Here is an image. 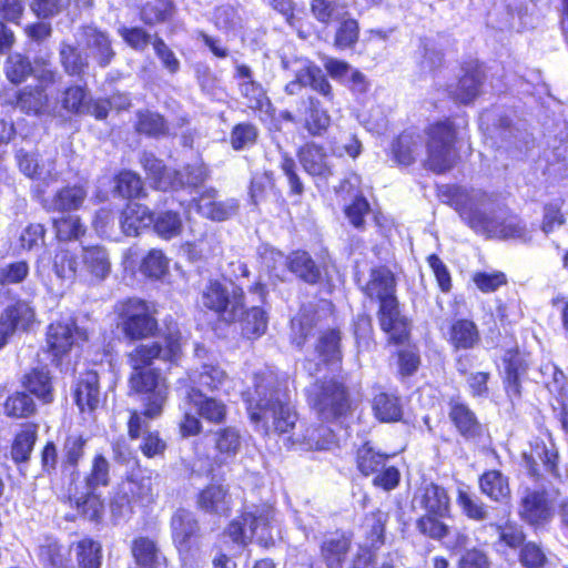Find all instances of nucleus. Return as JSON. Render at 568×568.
<instances>
[{"instance_id":"obj_25","label":"nucleus","mask_w":568,"mask_h":568,"mask_svg":"<svg viewBox=\"0 0 568 568\" xmlns=\"http://www.w3.org/2000/svg\"><path fill=\"white\" fill-rule=\"evenodd\" d=\"M74 399L81 412H93L99 406V377L95 372L81 375L74 389Z\"/></svg>"},{"instance_id":"obj_59","label":"nucleus","mask_w":568,"mask_h":568,"mask_svg":"<svg viewBox=\"0 0 568 568\" xmlns=\"http://www.w3.org/2000/svg\"><path fill=\"white\" fill-rule=\"evenodd\" d=\"M173 3L171 0H153L148 2L142 11L141 19L146 24H156L172 17Z\"/></svg>"},{"instance_id":"obj_12","label":"nucleus","mask_w":568,"mask_h":568,"mask_svg":"<svg viewBox=\"0 0 568 568\" xmlns=\"http://www.w3.org/2000/svg\"><path fill=\"white\" fill-rule=\"evenodd\" d=\"M555 506L549 494L545 489L527 488L520 500L519 516L526 523L540 526L554 517Z\"/></svg>"},{"instance_id":"obj_13","label":"nucleus","mask_w":568,"mask_h":568,"mask_svg":"<svg viewBox=\"0 0 568 568\" xmlns=\"http://www.w3.org/2000/svg\"><path fill=\"white\" fill-rule=\"evenodd\" d=\"M87 338L85 333L77 327L72 317L51 323L47 332L48 349L54 357L68 353L77 339L85 341Z\"/></svg>"},{"instance_id":"obj_62","label":"nucleus","mask_w":568,"mask_h":568,"mask_svg":"<svg viewBox=\"0 0 568 568\" xmlns=\"http://www.w3.org/2000/svg\"><path fill=\"white\" fill-rule=\"evenodd\" d=\"M60 60L64 71L70 75H79L88 67L87 59L81 55L78 49L67 43L61 44Z\"/></svg>"},{"instance_id":"obj_15","label":"nucleus","mask_w":568,"mask_h":568,"mask_svg":"<svg viewBox=\"0 0 568 568\" xmlns=\"http://www.w3.org/2000/svg\"><path fill=\"white\" fill-rule=\"evenodd\" d=\"M196 211L212 221H225L234 216L239 209V201L235 199L217 200V191L213 187L203 191L194 199Z\"/></svg>"},{"instance_id":"obj_41","label":"nucleus","mask_w":568,"mask_h":568,"mask_svg":"<svg viewBox=\"0 0 568 568\" xmlns=\"http://www.w3.org/2000/svg\"><path fill=\"white\" fill-rule=\"evenodd\" d=\"M373 412L375 417L383 423L397 422L403 415L398 397L387 393H379L374 397Z\"/></svg>"},{"instance_id":"obj_43","label":"nucleus","mask_w":568,"mask_h":568,"mask_svg":"<svg viewBox=\"0 0 568 568\" xmlns=\"http://www.w3.org/2000/svg\"><path fill=\"white\" fill-rule=\"evenodd\" d=\"M48 101L44 88L26 87L18 93L17 106L26 113L40 114L47 108Z\"/></svg>"},{"instance_id":"obj_1","label":"nucleus","mask_w":568,"mask_h":568,"mask_svg":"<svg viewBox=\"0 0 568 568\" xmlns=\"http://www.w3.org/2000/svg\"><path fill=\"white\" fill-rule=\"evenodd\" d=\"M455 204L463 221L477 234L499 240H530L526 224L494 195L481 190L463 191Z\"/></svg>"},{"instance_id":"obj_60","label":"nucleus","mask_w":568,"mask_h":568,"mask_svg":"<svg viewBox=\"0 0 568 568\" xmlns=\"http://www.w3.org/2000/svg\"><path fill=\"white\" fill-rule=\"evenodd\" d=\"M33 70V65L20 53L10 54L6 63V75L12 83L23 82Z\"/></svg>"},{"instance_id":"obj_44","label":"nucleus","mask_w":568,"mask_h":568,"mask_svg":"<svg viewBox=\"0 0 568 568\" xmlns=\"http://www.w3.org/2000/svg\"><path fill=\"white\" fill-rule=\"evenodd\" d=\"M37 440V426L34 424L22 425L20 432L16 435L11 447V457L16 463H22L29 459Z\"/></svg>"},{"instance_id":"obj_40","label":"nucleus","mask_w":568,"mask_h":568,"mask_svg":"<svg viewBox=\"0 0 568 568\" xmlns=\"http://www.w3.org/2000/svg\"><path fill=\"white\" fill-rule=\"evenodd\" d=\"M174 180L180 184L174 183L171 190H179L183 187H199L203 185L210 178V170L201 161L184 166L183 171L174 170Z\"/></svg>"},{"instance_id":"obj_20","label":"nucleus","mask_w":568,"mask_h":568,"mask_svg":"<svg viewBox=\"0 0 568 568\" xmlns=\"http://www.w3.org/2000/svg\"><path fill=\"white\" fill-rule=\"evenodd\" d=\"M448 405L449 419L460 436L475 440L483 435L484 427L468 405L459 400H450Z\"/></svg>"},{"instance_id":"obj_34","label":"nucleus","mask_w":568,"mask_h":568,"mask_svg":"<svg viewBox=\"0 0 568 568\" xmlns=\"http://www.w3.org/2000/svg\"><path fill=\"white\" fill-rule=\"evenodd\" d=\"M185 397L194 404L197 414L205 420L214 424L225 420L226 406L222 400L207 397L202 393H186Z\"/></svg>"},{"instance_id":"obj_2","label":"nucleus","mask_w":568,"mask_h":568,"mask_svg":"<svg viewBox=\"0 0 568 568\" xmlns=\"http://www.w3.org/2000/svg\"><path fill=\"white\" fill-rule=\"evenodd\" d=\"M243 399L251 420L266 433H287L297 422L287 381L271 371L254 375L253 387L243 393Z\"/></svg>"},{"instance_id":"obj_8","label":"nucleus","mask_w":568,"mask_h":568,"mask_svg":"<svg viewBox=\"0 0 568 568\" xmlns=\"http://www.w3.org/2000/svg\"><path fill=\"white\" fill-rule=\"evenodd\" d=\"M308 402L326 420L344 415L349 408L346 388L334 379L314 383L308 389Z\"/></svg>"},{"instance_id":"obj_47","label":"nucleus","mask_w":568,"mask_h":568,"mask_svg":"<svg viewBox=\"0 0 568 568\" xmlns=\"http://www.w3.org/2000/svg\"><path fill=\"white\" fill-rule=\"evenodd\" d=\"M388 457L376 450L371 443H365L357 450V468L365 476L376 474L385 467Z\"/></svg>"},{"instance_id":"obj_5","label":"nucleus","mask_w":568,"mask_h":568,"mask_svg":"<svg viewBox=\"0 0 568 568\" xmlns=\"http://www.w3.org/2000/svg\"><path fill=\"white\" fill-rule=\"evenodd\" d=\"M282 68L290 72L294 79L284 90L290 95L298 94L303 88H311L328 103L334 101L333 88L322 69L306 58L283 57Z\"/></svg>"},{"instance_id":"obj_14","label":"nucleus","mask_w":568,"mask_h":568,"mask_svg":"<svg viewBox=\"0 0 568 568\" xmlns=\"http://www.w3.org/2000/svg\"><path fill=\"white\" fill-rule=\"evenodd\" d=\"M297 158L304 171L313 178L327 180L334 174V165L326 149L315 142L300 148Z\"/></svg>"},{"instance_id":"obj_64","label":"nucleus","mask_w":568,"mask_h":568,"mask_svg":"<svg viewBox=\"0 0 568 568\" xmlns=\"http://www.w3.org/2000/svg\"><path fill=\"white\" fill-rule=\"evenodd\" d=\"M519 561L525 568H554L542 549L534 542L521 548Z\"/></svg>"},{"instance_id":"obj_19","label":"nucleus","mask_w":568,"mask_h":568,"mask_svg":"<svg viewBox=\"0 0 568 568\" xmlns=\"http://www.w3.org/2000/svg\"><path fill=\"white\" fill-rule=\"evenodd\" d=\"M485 79L484 70L479 65H468L464 74L455 84L448 87L449 97L458 103L467 104L473 102L480 93Z\"/></svg>"},{"instance_id":"obj_18","label":"nucleus","mask_w":568,"mask_h":568,"mask_svg":"<svg viewBox=\"0 0 568 568\" xmlns=\"http://www.w3.org/2000/svg\"><path fill=\"white\" fill-rule=\"evenodd\" d=\"M414 505L427 514L445 517L449 513L450 500L444 487L424 481L414 495Z\"/></svg>"},{"instance_id":"obj_39","label":"nucleus","mask_w":568,"mask_h":568,"mask_svg":"<svg viewBox=\"0 0 568 568\" xmlns=\"http://www.w3.org/2000/svg\"><path fill=\"white\" fill-rule=\"evenodd\" d=\"M241 434L235 427H225L215 433V449L217 452L216 458L221 463H225L233 458L241 447Z\"/></svg>"},{"instance_id":"obj_17","label":"nucleus","mask_w":568,"mask_h":568,"mask_svg":"<svg viewBox=\"0 0 568 568\" xmlns=\"http://www.w3.org/2000/svg\"><path fill=\"white\" fill-rule=\"evenodd\" d=\"M191 383L186 393L215 392L223 389L229 377L226 372L217 363H203L200 367L189 373Z\"/></svg>"},{"instance_id":"obj_52","label":"nucleus","mask_w":568,"mask_h":568,"mask_svg":"<svg viewBox=\"0 0 568 568\" xmlns=\"http://www.w3.org/2000/svg\"><path fill=\"white\" fill-rule=\"evenodd\" d=\"M311 11L317 21L325 24L343 20L347 16L345 7L332 0H313Z\"/></svg>"},{"instance_id":"obj_48","label":"nucleus","mask_w":568,"mask_h":568,"mask_svg":"<svg viewBox=\"0 0 568 568\" xmlns=\"http://www.w3.org/2000/svg\"><path fill=\"white\" fill-rule=\"evenodd\" d=\"M237 318H242V332L247 338L263 335L267 328V315L261 306H252Z\"/></svg>"},{"instance_id":"obj_61","label":"nucleus","mask_w":568,"mask_h":568,"mask_svg":"<svg viewBox=\"0 0 568 568\" xmlns=\"http://www.w3.org/2000/svg\"><path fill=\"white\" fill-rule=\"evenodd\" d=\"M169 267V261L161 250L152 248L143 258L140 271L151 278H160Z\"/></svg>"},{"instance_id":"obj_33","label":"nucleus","mask_w":568,"mask_h":568,"mask_svg":"<svg viewBox=\"0 0 568 568\" xmlns=\"http://www.w3.org/2000/svg\"><path fill=\"white\" fill-rule=\"evenodd\" d=\"M151 225L154 233L165 241L180 236L184 227L181 214L172 210L152 213Z\"/></svg>"},{"instance_id":"obj_26","label":"nucleus","mask_w":568,"mask_h":568,"mask_svg":"<svg viewBox=\"0 0 568 568\" xmlns=\"http://www.w3.org/2000/svg\"><path fill=\"white\" fill-rule=\"evenodd\" d=\"M84 270L97 281H104L111 273V261L104 246H84L82 250Z\"/></svg>"},{"instance_id":"obj_23","label":"nucleus","mask_w":568,"mask_h":568,"mask_svg":"<svg viewBox=\"0 0 568 568\" xmlns=\"http://www.w3.org/2000/svg\"><path fill=\"white\" fill-rule=\"evenodd\" d=\"M293 440L307 450L329 449L335 444V435L324 424L301 426L300 432L294 434Z\"/></svg>"},{"instance_id":"obj_31","label":"nucleus","mask_w":568,"mask_h":568,"mask_svg":"<svg viewBox=\"0 0 568 568\" xmlns=\"http://www.w3.org/2000/svg\"><path fill=\"white\" fill-rule=\"evenodd\" d=\"M480 491L496 503H504L510 497L508 478L499 470L485 471L479 477Z\"/></svg>"},{"instance_id":"obj_30","label":"nucleus","mask_w":568,"mask_h":568,"mask_svg":"<svg viewBox=\"0 0 568 568\" xmlns=\"http://www.w3.org/2000/svg\"><path fill=\"white\" fill-rule=\"evenodd\" d=\"M369 298L378 302L395 295V278L386 267L374 268L371 272L369 281L364 287Z\"/></svg>"},{"instance_id":"obj_28","label":"nucleus","mask_w":568,"mask_h":568,"mask_svg":"<svg viewBox=\"0 0 568 568\" xmlns=\"http://www.w3.org/2000/svg\"><path fill=\"white\" fill-rule=\"evenodd\" d=\"M152 212L145 205L129 203L121 213L120 225L128 236H136L141 229L150 226Z\"/></svg>"},{"instance_id":"obj_42","label":"nucleus","mask_w":568,"mask_h":568,"mask_svg":"<svg viewBox=\"0 0 568 568\" xmlns=\"http://www.w3.org/2000/svg\"><path fill=\"white\" fill-rule=\"evenodd\" d=\"M78 568H100L102 559L101 545L92 539H82L72 545Z\"/></svg>"},{"instance_id":"obj_24","label":"nucleus","mask_w":568,"mask_h":568,"mask_svg":"<svg viewBox=\"0 0 568 568\" xmlns=\"http://www.w3.org/2000/svg\"><path fill=\"white\" fill-rule=\"evenodd\" d=\"M172 536L179 551L187 552L190 549L191 538L199 531V525L193 514L179 509L171 520Z\"/></svg>"},{"instance_id":"obj_4","label":"nucleus","mask_w":568,"mask_h":568,"mask_svg":"<svg viewBox=\"0 0 568 568\" xmlns=\"http://www.w3.org/2000/svg\"><path fill=\"white\" fill-rule=\"evenodd\" d=\"M426 166L436 173L450 170L458 160L456 130L452 121H438L426 130Z\"/></svg>"},{"instance_id":"obj_63","label":"nucleus","mask_w":568,"mask_h":568,"mask_svg":"<svg viewBox=\"0 0 568 568\" xmlns=\"http://www.w3.org/2000/svg\"><path fill=\"white\" fill-rule=\"evenodd\" d=\"M143 191L141 178L131 171L121 172L115 179V192L125 199L138 197Z\"/></svg>"},{"instance_id":"obj_9","label":"nucleus","mask_w":568,"mask_h":568,"mask_svg":"<svg viewBox=\"0 0 568 568\" xmlns=\"http://www.w3.org/2000/svg\"><path fill=\"white\" fill-rule=\"evenodd\" d=\"M131 389L141 395L145 415L159 417L168 399L169 387L165 378L154 369L132 373L129 379Z\"/></svg>"},{"instance_id":"obj_56","label":"nucleus","mask_w":568,"mask_h":568,"mask_svg":"<svg viewBox=\"0 0 568 568\" xmlns=\"http://www.w3.org/2000/svg\"><path fill=\"white\" fill-rule=\"evenodd\" d=\"M74 503L77 509L90 520H99L104 510V503L97 490H87Z\"/></svg>"},{"instance_id":"obj_29","label":"nucleus","mask_w":568,"mask_h":568,"mask_svg":"<svg viewBox=\"0 0 568 568\" xmlns=\"http://www.w3.org/2000/svg\"><path fill=\"white\" fill-rule=\"evenodd\" d=\"M83 34L85 47L90 54L98 61L100 67H106L115 55L109 36L93 27H87Z\"/></svg>"},{"instance_id":"obj_50","label":"nucleus","mask_w":568,"mask_h":568,"mask_svg":"<svg viewBox=\"0 0 568 568\" xmlns=\"http://www.w3.org/2000/svg\"><path fill=\"white\" fill-rule=\"evenodd\" d=\"M479 339L474 322L458 320L450 327V342L456 348H471Z\"/></svg>"},{"instance_id":"obj_37","label":"nucleus","mask_w":568,"mask_h":568,"mask_svg":"<svg viewBox=\"0 0 568 568\" xmlns=\"http://www.w3.org/2000/svg\"><path fill=\"white\" fill-rule=\"evenodd\" d=\"M423 140L419 134L405 131L393 145L395 160L403 165L412 164L420 154Z\"/></svg>"},{"instance_id":"obj_7","label":"nucleus","mask_w":568,"mask_h":568,"mask_svg":"<svg viewBox=\"0 0 568 568\" xmlns=\"http://www.w3.org/2000/svg\"><path fill=\"white\" fill-rule=\"evenodd\" d=\"M118 327L130 341L151 337L158 329V321L151 306L140 298H128L116 306Z\"/></svg>"},{"instance_id":"obj_16","label":"nucleus","mask_w":568,"mask_h":568,"mask_svg":"<svg viewBox=\"0 0 568 568\" xmlns=\"http://www.w3.org/2000/svg\"><path fill=\"white\" fill-rule=\"evenodd\" d=\"M34 321V311L26 302L19 301L8 306L0 316V348L17 329H27Z\"/></svg>"},{"instance_id":"obj_49","label":"nucleus","mask_w":568,"mask_h":568,"mask_svg":"<svg viewBox=\"0 0 568 568\" xmlns=\"http://www.w3.org/2000/svg\"><path fill=\"white\" fill-rule=\"evenodd\" d=\"M526 456L532 464L534 473L537 471L536 467L540 463L548 473L558 474V453L552 445L548 447L544 442L537 440L531 446L529 455Z\"/></svg>"},{"instance_id":"obj_35","label":"nucleus","mask_w":568,"mask_h":568,"mask_svg":"<svg viewBox=\"0 0 568 568\" xmlns=\"http://www.w3.org/2000/svg\"><path fill=\"white\" fill-rule=\"evenodd\" d=\"M199 506L207 513L226 515L231 507V497L222 485H210L200 493Z\"/></svg>"},{"instance_id":"obj_32","label":"nucleus","mask_w":568,"mask_h":568,"mask_svg":"<svg viewBox=\"0 0 568 568\" xmlns=\"http://www.w3.org/2000/svg\"><path fill=\"white\" fill-rule=\"evenodd\" d=\"M87 195L84 185H67L53 195L49 209L58 212L75 211L82 206Z\"/></svg>"},{"instance_id":"obj_55","label":"nucleus","mask_w":568,"mask_h":568,"mask_svg":"<svg viewBox=\"0 0 568 568\" xmlns=\"http://www.w3.org/2000/svg\"><path fill=\"white\" fill-rule=\"evenodd\" d=\"M52 268L59 278L72 281L75 278L78 270L77 256L72 252L59 247L52 260Z\"/></svg>"},{"instance_id":"obj_51","label":"nucleus","mask_w":568,"mask_h":568,"mask_svg":"<svg viewBox=\"0 0 568 568\" xmlns=\"http://www.w3.org/2000/svg\"><path fill=\"white\" fill-rule=\"evenodd\" d=\"M131 551L136 565L141 568H155L159 558V549L153 540L139 537L133 540Z\"/></svg>"},{"instance_id":"obj_45","label":"nucleus","mask_w":568,"mask_h":568,"mask_svg":"<svg viewBox=\"0 0 568 568\" xmlns=\"http://www.w3.org/2000/svg\"><path fill=\"white\" fill-rule=\"evenodd\" d=\"M274 511L270 507L256 509L254 513L243 514L244 525L248 526L250 534L260 542L266 541L270 537L268 528Z\"/></svg>"},{"instance_id":"obj_3","label":"nucleus","mask_w":568,"mask_h":568,"mask_svg":"<svg viewBox=\"0 0 568 568\" xmlns=\"http://www.w3.org/2000/svg\"><path fill=\"white\" fill-rule=\"evenodd\" d=\"M322 314L313 306H304L292 320V341L297 347H302L307 338L318 331L315 352L318 358L331 365H337L342 361L341 332L336 328L320 331Z\"/></svg>"},{"instance_id":"obj_36","label":"nucleus","mask_w":568,"mask_h":568,"mask_svg":"<svg viewBox=\"0 0 568 568\" xmlns=\"http://www.w3.org/2000/svg\"><path fill=\"white\" fill-rule=\"evenodd\" d=\"M23 387L43 403L53 400V388L49 371L33 368L22 377Z\"/></svg>"},{"instance_id":"obj_22","label":"nucleus","mask_w":568,"mask_h":568,"mask_svg":"<svg viewBox=\"0 0 568 568\" xmlns=\"http://www.w3.org/2000/svg\"><path fill=\"white\" fill-rule=\"evenodd\" d=\"M303 108L298 111L303 114L304 128L313 136L323 135L331 125V115L322 106L321 101L312 95L301 101Z\"/></svg>"},{"instance_id":"obj_10","label":"nucleus","mask_w":568,"mask_h":568,"mask_svg":"<svg viewBox=\"0 0 568 568\" xmlns=\"http://www.w3.org/2000/svg\"><path fill=\"white\" fill-rule=\"evenodd\" d=\"M262 258L268 271L276 277H281L278 266H287L293 274L308 284H316L322 278L321 268L305 251H295L284 256L280 251L271 248L265 250Z\"/></svg>"},{"instance_id":"obj_53","label":"nucleus","mask_w":568,"mask_h":568,"mask_svg":"<svg viewBox=\"0 0 568 568\" xmlns=\"http://www.w3.org/2000/svg\"><path fill=\"white\" fill-rule=\"evenodd\" d=\"M85 490H98L110 483V464L102 455H97L92 460L90 473L85 479Z\"/></svg>"},{"instance_id":"obj_27","label":"nucleus","mask_w":568,"mask_h":568,"mask_svg":"<svg viewBox=\"0 0 568 568\" xmlns=\"http://www.w3.org/2000/svg\"><path fill=\"white\" fill-rule=\"evenodd\" d=\"M140 162L155 189L168 191L172 189L174 183L180 184V182H173L175 181L174 170L168 169L152 153L144 152L141 155Z\"/></svg>"},{"instance_id":"obj_57","label":"nucleus","mask_w":568,"mask_h":568,"mask_svg":"<svg viewBox=\"0 0 568 568\" xmlns=\"http://www.w3.org/2000/svg\"><path fill=\"white\" fill-rule=\"evenodd\" d=\"M136 118L135 129L139 133L158 136L166 132V123L159 113L148 110L139 111Z\"/></svg>"},{"instance_id":"obj_54","label":"nucleus","mask_w":568,"mask_h":568,"mask_svg":"<svg viewBox=\"0 0 568 568\" xmlns=\"http://www.w3.org/2000/svg\"><path fill=\"white\" fill-rule=\"evenodd\" d=\"M34 412L36 404L24 392H16L4 402V413L10 417L27 418Z\"/></svg>"},{"instance_id":"obj_58","label":"nucleus","mask_w":568,"mask_h":568,"mask_svg":"<svg viewBox=\"0 0 568 568\" xmlns=\"http://www.w3.org/2000/svg\"><path fill=\"white\" fill-rule=\"evenodd\" d=\"M332 154L336 158L348 155L352 159L357 158L362 152V143L352 133L335 135L329 141Z\"/></svg>"},{"instance_id":"obj_38","label":"nucleus","mask_w":568,"mask_h":568,"mask_svg":"<svg viewBox=\"0 0 568 568\" xmlns=\"http://www.w3.org/2000/svg\"><path fill=\"white\" fill-rule=\"evenodd\" d=\"M351 540L345 536H333L324 540L321 552L327 568H343Z\"/></svg>"},{"instance_id":"obj_11","label":"nucleus","mask_w":568,"mask_h":568,"mask_svg":"<svg viewBox=\"0 0 568 568\" xmlns=\"http://www.w3.org/2000/svg\"><path fill=\"white\" fill-rule=\"evenodd\" d=\"M244 293L241 288L227 287L214 281L202 293V304L221 315L225 321H236L243 314Z\"/></svg>"},{"instance_id":"obj_46","label":"nucleus","mask_w":568,"mask_h":568,"mask_svg":"<svg viewBox=\"0 0 568 568\" xmlns=\"http://www.w3.org/2000/svg\"><path fill=\"white\" fill-rule=\"evenodd\" d=\"M71 549H64L59 542L52 538H47L39 546V560L47 568H67Z\"/></svg>"},{"instance_id":"obj_21","label":"nucleus","mask_w":568,"mask_h":568,"mask_svg":"<svg viewBox=\"0 0 568 568\" xmlns=\"http://www.w3.org/2000/svg\"><path fill=\"white\" fill-rule=\"evenodd\" d=\"M379 323L386 333L390 335V338L400 343L407 335V323L399 314L398 303L396 296L379 301Z\"/></svg>"},{"instance_id":"obj_6","label":"nucleus","mask_w":568,"mask_h":568,"mask_svg":"<svg viewBox=\"0 0 568 568\" xmlns=\"http://www.w3.org/2000/svg\"><path fill=\"white\" fill-rule=\"evenodd\" d=\"M182 335L176 326H168L161 341L141 344L129 353V364L136 372H146L155 358L175 363L182 355Z\"/></svg>"}]
</instances>
